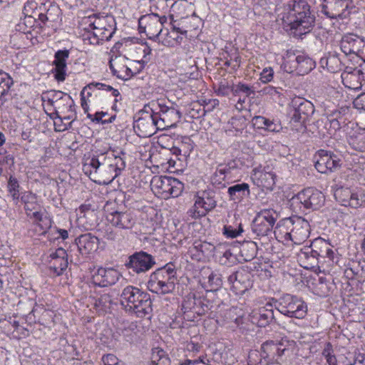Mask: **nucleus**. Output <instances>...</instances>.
<instances>
[{"instance_id": "nucleus-1", "label": "nucleus", "mask_w": 365, "mask_h": 365, "mask_svg": "<svg viewBox=\"0 0 365 365\" xmlns=\"http://www.w3.org/2000/svg\"><path fill=\"white\" fill-rule=\"evenodd\" d=\"M284 26L295 30L297 35L306 34L314 26L315 16L307 0H293L279 14Z\"/></svg>"}, {"instance_id": "nucleus-2", "label": "nucleus", "mask_w": 365, "mask_h": 365, "mask_svg": "<svg viewBox=\"0 0 365 365\" xmlns=\"http://www.w3.org/2000/svg\"><path fill=\"white\" fill-rule=\"evenodd\" d=\"M120 302L127 312L135 314L138 317H145L153 311L150 294L136 287H125L120 295Z\"/></svg>"}, {"instance_id": "nucleus-3", "label": "nucleus", "mask_w": 365, "mask_h": 365, "mask_svg": "<svg viewBox=\"0 0 365 365\" xmlns=\"http://www.w3.org/2000/svg\"><path fill=\"white\" fill-rule=\"evenodd\" d=\"M175 280V266L169 262L151 273L147 286L153 293L164 295L174 291Z\"/></svg>"}, {"instance_id": "nucleus-4", "label": "nucleus", "mask_w": 365, "mask_h": 365, "mask_svg": "<svg viewBox=\"0 0 365 365\" xmlns=\"http://www.w3.org/2000/svg\"><path fill=\"white\" fill-rule=\"evenodd\" d=\"M296 342L287 338L279 341H267L261 346L265 364H281L292 355Z\"/></svg>"}, {"instance_id": "nucleus-5", "label": "nucleus", "mask_w": 365, "mask_h": 365, "mask_svg": "<svg viewBox=\"0 0 365 365\" xmlns=\"http://www.w3.org/2000/svg\"><path fill=\"white\" fill-rule=\"evenodd\" d=\"M149 103L161 130L175 127L180 121L182 115L176 103L165 99L151 101Z\"/></svg>"}, {"instance_id": "nucleus-6", "label": "nucleus", "mask_w": 365, "mask_h": 365, "mask_svg": "<svg viewBox=\"0 0 365 365\" xmlns=\"http://www.w3.org/2000/svg\"><path fill=\"white\" fill-rule=\"evenodd\" d=\"M276 228L279 229L280 233L284 235V240H289L297 245L305 242L310 234V225L302 217L284 219L277 224Z\"/></svg>"}, {"instance_id": "nucleus-7", "label": "nucleus", "mask_w": 365, "mask_h": 365, "mask_svg": "<svg viewBox=\"0 0 365 365\" xmlns=\"http://www.w3.org/2000/svg\"><path fill=\"white\" fill-rule=\"evenodd\" d=\"M110 153H103L93 155L91 158L87 159L83 165V170L86 175L93 181L96 182L97 178L100 183L108 184L110 182V163L113 160Z\"/></svg>"}, {"instance_id": "nucleus-8", "label": "nucleus", "mask_w": 365, "mask_h": 365, "mask_svg": "<svg viewBox=\"0 0 365 365\" xmlns=\"http://www.w3.org/2000/svg\"><path fill=\"white\" fill-rule=\"evenodd\" d=\"M167 20L165 16H160L154 13L143 15L138 20L139 31L145 33L149 39L169 46L172 44V41L166 38H163V27Z\"/></svg>"}, {"instance_id": "nucleus-9", "label": "nucleus", "mask_w": 365, "mask_h": 365, "mask_svg": "<svg viewBox=\"0 0 365 365\" xmlns=\"http://www.w3.org/2000/svg\"><path fill=\"white\" fill-rule=\"evenodd\" d=\"M273 303L279 312L289 318L304 319L307 314V303L296 295L284 294Z\"/></svg>"}, {"instance_id": "nucleus-10", "label": "nucleus", "mask_w": 365, "mask_h": 365, "mask_svg": "<svg viewBox=\"0 0 365 365\" xmlns=\"http://www.w3.org/2000/svg\"><path fill=\"white\" fill-rule=\"evenodd\" d=\"M133 129L140 138L150 137L158 130H161L149 103L145 104L143 108L135 115Z\"/></svg>"}, {"instance_id": "nucleus-11", "label": "nucleus", "mask_w": 365, "mask_h": 365, "mask_svg": "<svg viewBox=\"0 0 365 365\" xmlns=\"http://www.w3.org/2000/svg\"><path fill=\"white\" fill-rule=\"evenodd\" d=\"M321 12L331 19H349L355 12L353 0H320Z\"/></svg>"}, {"instance_id": "nucleus-12", "label": "nucleus", "mask_w": 365, "mask_h": 365, "mask_svg": "<svg viewBox=\"0 0 365 365\" xmlns=\"http://www.w3.org/2000/svg\"><path fill=\"white\" fill-rule=\"evenodd\" d=\"M152 190L163 198L178 197L183 190V184L178 179L168 176H154L150 182Z\"/></svg>"}, {"instance_id": "nucleus-13", "label": "nucleus", "mask_w": 365, "mask_h": 365, "mask_svg": "<svg viewBox=\"0 0 365 365\" xmlns=\"http://www.w3.org/2000/svg\"><path fill=\"white\" fill-rule=\"evenodd\" d=\"M325 197L324 194L314 187H307L298 192L291 199V205L302 207L307 210H318L324 203Z\"/></svg>"}, {"instance_id": "nucleus-14", "label": "nucleus", "mask_w": 365, "mask_h": 365, "mask_svg": "<svg viewBox=\"0 0 365 365\" xmlns=\"http://www.w3.org/2000/svg\"><path fill=\"white\" fill-rule=\"evenodd\" d=\"M115 202L108 201L104 210L107 212L106 219L112 226L120 230H130L135 224L133 215L128 211L120 212L115 209Z\"/></svg>"}, {"instance_id": "nucleus-15", "label": "nucleus", "mask_w": 365, "mask_h": 365, "mask_svg": "<svg viewBox=\"0 0 365 365\" xmlns=\"http://www.w3.org/2000/svg\"><path fill=\"white\" fill-rule=\"evenodd\" d=\"M277 217L278 215L274 210H262L252 220V232L257 237L267 236L272 232Z\"/></svg>"}, {"instance_id": "nucleus-16", "label": "nucleus", "mask_w": 365, "mask_h": 365, "mask_svg": "<svg viewBox=\"0 0 365 365\" xmlns=\"http://www.w3.org/2000/svg\"><path fill=\"white\" fill-rule=\"evenodd\" d=\"M290 107L293 110L291 122L299 123L302 127L305 128L306 122L309 120L315 110L313 103L304 98L297 96L292 98Z\"/></svg>"}, {"instance_id": "nucleus-17", "label": "nucleus", "mask_w": 365, "mask_h": 365, "mask_svg": "<svg viewBox=\"0 0 365 365\" xmlns=\"http://www.w3.org/2000/svg\"><path fill=\"white\" fill-rule=\"evenodd\" d=\"M315 168L321 173L336 171L341 168L342 164L338 155L325 150H319L315 155Z\"/></svg>"}, {"instance_id": "nucleus-18", "label": "nucleus", "mask_w": 365, "mask_h": 365, "mask_svg": "<svg viewBox=\"0 0 365 365\" xmlns=\"http://www.w3.org/2000/svg\"><path fill=\"white\" fill-rule=\"evenodd\" d=\"M155 264L153 256L143 252H135L128 257L125 266L136 274L145 273Z\"/></svg>"}, {"instance_id": "nucleus-19", "label": "nucleus", "mask_w": 365, "mask_h": 365, "mask_svg": "<svg viewBox=\"0 0 365 365\" xmlns=\"http://www.w3.org/2000/svg\"><path fill=\"white\" fill-rule=\"evenodd\" d=\"M227 280L231 285V290L237 295L245 294L252 285L251 274L245 269L233 272Z\"/></svg>"}, {"instance_id": "nucleus-20", "label": "nucleus", "mask_w": 365, "mask_h": 365, "mask_svg": "<svg viewBox=\"0 0 365 365\" xmlns=\"http://www.w3.org/2000/svg\"><path fill=\"white\" fill-rule=\"evenodd\" d=\"M83 23L88 26L87 29H104L109 35H113L116 30L115 20L110 15L93 14L84 18Z\"/></svg>"}, {"instance_id": "nucleus-21", "label": "nucleus", "mask_w": 365, "mask_h": 365, "mask_svg": "<svg viewBox=\"0 0 365 365\" xmlns=\"http://www.w3.org/2000/svg\"><path fill=\"white\" fill-rule=\"evenodd\" d=\"M121 277L120 273L113 268H98L92 276V282L100 287L115 284Z\"/></svg>"}, {"instance_id": "nucleus-22", "label": "nucleus", "mask_w": 365, "mask_h": 365, "mask_svg": "<svg viewBox=\"0 0 365 365\" xmlns=\"http://www.w3.org/2000/svg\"><path fill=\"white\" fill-rule=\"evenodd\" d=\"M335 197L344 206L353 208L361 207L364 200L361 195L349 187H340L335 192Z\"/></svg>"}, {"instance_id": "nucleus-23", "label": "nucleus", "mask_w": 365, "mask_h": 365, "mask_svg": "<svg viewBox=\"0 0 365 365\" xmlns=\"http://www.w3.org/2000/svg\"><path fill=\"white\" fill-rule=\"evenodd\" d=\"M290 58L287 63H290V70L287 72L292 73L294 71L299 75H304L310 72L314 68V61H312L309 57L299 54L295 56L294 53L289 55Z\"/></svg>"}, {"instance_id": "nucleus-24", "label": "nucleus", "mask_w": 365, "mask_h": 365, "mask_svg": "<svg viewBox=\"0 0 365 365\" xmlns=\"http://www.w3.org/2000/svg\"><path fill=\"white\" fill-rule=\"evenodd\" d=\"M274 303L267 304L265 307H260L257 311L253 312L250 315L252 324L259 327H265L274 319L273 312Z\"/></svg>"}, {"instance_id": "nucleus-25", "label": "nucleus", "mask_w": 365, "mask_h": 365, "mask_svg": "<svg viewBox=\"0 0 365 365\" xmlns=\"http://www.w3.org/2000/svg\"><path fill=\"white\" fill-rule=\"evenodd\" d=\"M364 45V42L360 37L351 34L344 36L340 41V48L346 56H357Z\"/></svg>"}, {"instance_id": "nucleus-26", "label": "nucleus", "mask_w": 365, "mask_h": 365, "mask_svg": "<svg viewBox=\"0 0 365 365\" xmlns=\"http://www.w3.org/2000/svg\"><path fill=\"white\" fill-rule=\"evenodd\" d=\"M70 51L68 49L58 50L55 53L53 68L55 78L58 81H63L66 78V61L69 58Z\"/></svg>"}, {"instance_id": "nucleus-27", "label": "nucleus", "mask_w": 365, "mask_h": 365, "mask_svg": "<svg viewBox=\"0 0 365 365\" xmlns=\"http://www.w3.org/2000/svg\"><path fill=\"white\" fill-rule=\"evenodd\" d=\"M107 153H110V155L114 158L112 163H109L110 164V179L111 182L125 168V153L123 150H109Z\"/></svg>"}, {"instance_id": "nucleus-28", "label": "nucleus", "mask_w": 365, "mask_h": 365, "mask_svg": "<svg viewBox=\"0 0 365 365\" xmlns=\"http://www.w3.org/2000/svg\"><path fill=\"white\" fill-rule=\"evenodd\" d=\"M76 242L80 253L83 255H87L98 249L99 240L97 237L88 232L81 235L76 240Z\"/></svg>"}, {"instance_id": "nucleus-29", "label": "nucleus", "mask_w": 365, "mask_h": 365, "mask_svg": "<svg viewBox=\"0 0 365 365\" xmlns=\"http://www.w3.org/2000/svg\"><path fill=\"white\" fill-rule=\"evenodd\" d=\"M51 258V269L53 271V273L57 276L63 274L68 267V255L66 251L60 247L56 250L54 252L50 255Z\"/></svg>"}, {"instance_id": "nucleus-30", "label": "nucleus", "mask_w": 365, "mask_h": 365, "mask_svg": "<svg viewBox=\"0 0 365 365\" xmlns=\"http://www.w3.org/2000/svg\"><path fill=\"white\" fill-rule=\"evenodd\" d=\"M55 96H56V99L48 98V103L54 108L55 112L53 113V116L51 118H59L60 120H62L61 117L59 115V113H66V110L67 107H71L73 104V99L70 96H63L62 92L56 93Z\"/></svg>"}, {"instance_id": "nucleus-31", "label": "nucleus", "mask_w": 365, "mask_h": 365, "mask_svg": "<svg viewBox=\"0 0 365 365\" xmlns=\"http://www.w3.org/2000/svg\"><path fill=\"white\" fill-rule=\"evenodd\" d=\"M365 74V68L364 66H359V68H354L351 71H344L341 74L343 81L350 83V85H346V86L356 89L361 86V81Z\"/></svg>"}, {"instance_id": "nucleus-32", "label": "nucleus", "mask_w": 365, "mask_h": 365, "mask_svg": "<svg viewBox=\"0 0 365 365\" xmlns=\"http://www.w3.org/2000/svg\"><path fill=\"white\" fill-rule=\"evenodd\" d=\"M87 31L84 34V41H88L90 44L98 45L103 41H109L113 35H109L108 32L103 29H85Z\"/></svg>"}, {"instance_id": "nucleus-33", "label": "nucleus", "mask_w": 365, "mask_h": 365, "mask_svg": "<svg viewBox=\"0 0 365 365\" xmlns=\"http://www.w3.org/2000/svg\"><path fill=\"white\" fill-rule=\"evenodd\" d=\"M48 3L51 2L47 0H31L24 6V11L27 13L31 11L29 18L38 19L39 14H46Z\"/></svg>"}, {"instance_id": "nucleus-34", "label": "nucleus", "mask_w": 365, "mask_h": 365, "mask_svg": "<svg viewBox=\"0 0 365 365\" xmlns=\"http://www.w3.org/2000/svg\"><path fill=\"white\" fill-rule=\"evenodd\" d=\"M335 288V284L333 280L331 281V278L321 277L314 285V293L321 297H325L333 293Z\"/></svg>"}, {"instance_id": "nucleus-35", "label": "nucleus", "mask_w": 365, "mask_h": 365, "mask_svg": "<svg viewBox=\"0 0 365 365\" xmlns=\"http://www.w3.org/2000/svg\"><path fill=\"white\" fill-rule=\"evenodd\" d=\"M250 186L247 183L243 182L235 184L228 187L227 193L230 200H240L250 195Z\"/></svg>"}, {"instance_id": "nucleus-36", "label": "nucleus", "mask_w": 365, "mask_h": 365, "mask_svg": "<svg viewBox=\"0 0 365 365\" xmlns=\"http://www.w3.org/2000/svg\"><path fill=\"white\" fill-rule=\"evenodd\" d=\"M20 200L24 205L26 212H32L40 208L36 195L31 192H22Z\"/></svg>"}, {"instance_id": "nucleus-37", "label": "nucleus", "mask_w": 365, "mask_h": 365, "mask_svg": "<svg viewBox=\"0 0 365 365\" xmlns=\"http://www.w3.org/2000/svg\"><path fill=\"white\" fill-rule=\"evenodd\" d=\"M109 66L113 74L118 78L128 80L133 76V72L130 68L124 65L119 66L116 60L110 61Z\"/></svg>"}, {"instance_id": "nucleus-38", "label": "nucleus", "mask_w": 365, "mask_h": 365, "mask_svg": "<svg viewBox=\"0 0 365 365\" xmlns=\"http://www.w3.org/2000/svg\"><path fill=\"white\" fill-rule=\"evenodd\" d=\"M61 11L58 5L48 3V6L46 14H39L38 19L45 23L46 21L56 22L61 16Z\"/></svg>"}, {"instance_id": "nucleus-39", "label": "nucleus", "mask_w": 365, "mask_h": 365, "mask_svg": "<svg viewBox=\"0 0 365 365\" xmlns=\"http://www.w3.org/2000/svg\"><path fill=\"white\" fill-rule=\"evenodd\" d=\"M350 109L347 106H341L339 108L329 109L326 108L324 110V115H325L327 120H334L339 121H345V116L349 113Z\"/></svg>"}, {"instance_id": "nucleus-40", "label": "nucleus", "mask_w": 365, "mask_h": 365, "mask_svg": "<svg viewBox=\"0 0 365 365\" xmlns=\"http://www.w3.org/2000/svg\"><path fill=\"white\" fill-rule=\"evenodd\" d=\"M113 305L112 297L109 294H103L96 299L94 307L99 313H106L110 312Z\"/></svg>"}, {"instance_id": "nucleus-41", "label": "nucleus", "mask_w": 365, "mask_h": 365, "mask_svg": "<svg viewBox=\"0 0 365 365\" xmlns=\"http://www.w3.org/2000/svg\"><path fill=\"white\" fill-rule=\"evenodd\" d=\"M257 249L255 242H244L240 247V253L242 257H244V260L248 262L254 259L257 254Z\"/></svg>"}, {"instance_id": "nucleus-42", "label": "nucleus", "mask_w": 365, "mask_h": 365, "mask_svg": "<svg viewBox=\"0 0 365 365\" xmlns=\"http://www.w3.org/2000/svg\"><path fill=\"white\" fill-rule=\"evenodd\" d=\"M152 365H170V360L166 352L161 348L156 347L152 349Z\"/></svg>"}, {"instance_id": "nucleus-43", "label": "nucleus", "mask_w": 365, "mask_h": 365, "mask_svg": "<svg viewBox=\"0 0 365 365\" xmlns=\"http://www.w3.org/2000/svg\"><path fill=\"white\" fill-rule=\"evenodd\" d=\"M13 84L14 81L9 74L0 73V99L7 100Z\"/></svg>"}, {"instance_id": "nucleus-44", "label": "nucleus", "mask_w": 365, "mask_h": 365, "mask_svg": "<svg viewBox=\"0 0 365 365\" xmlns=\"http://www.w3.org/2000/svg\"><path fill=\"white\" fill-rule=\"evenodd\" d=\"M326 66L327 69L331 73L341 71L344 67L339 54L336 53L329 55L326 59Z\"/></svg>"}, {"instance_id": "nucleus-45", "label": "nucleus", "mask_w": 365, "mask_h": 365, "mask_svg": "<svg viewBox=\"0 0 365 365\" xmlns=\"http://www.w3.org/2000/svg\"><path fill=\"white\" fill-rule=\"evenodd\" d=\"M197 199L200 201L201 206L205 210V214L213 210L217 205V202L214 198L212 192H204L201 197H197Z\"/></svg>"}, {"instance_id": "nucleus-46", "label": "nucleus", "mask_w": 365, "mask_h": 365, "mask_svg": "<svg viewBox=\"0 0 365 365\" xmlns=\"http://www.w3.org/2000/svg\"><path fill=\"white\" fill-rule=\"evenodd\" d=\"M232 170L228 169L225 164H220L212 176V184H221L222 181L225 180L227 175L230 174Z\"/></svg>"}, {"instance_id": "nucleus-47", "label": "nucleus", "mask_w": 365, "mask_h": 365, "mask_svg": "<svg viewBox=\"0 0 365 365\" xmlns=\"http://www.w3.org/2000/svg\"><path fill=\"white\" fill-rule=\"evenodd\" d=\"M276 173H259V186L266 190H272L275 185Z\"/></svg>"}, {"instance_id": "nucleus-48", "label": "nucleus", "mask_w": 365, "mask_h": 365, "mask_svg": "<svg viewBox=\"0 0 365 365\" xmlns=\"http://www.w3.org/2000/svg\"><path fill=\"white\" fill-rule=\"evenodd\" d=\"M8 191L16 204L18 203L21 195L19 194V184L16 178L11 176L8 181Z\"/></svg>"}, {"instance_id": "nucleus-49", "label": "nucleus", "mask_w": 365, "mask_h": 365, "mask_svg": "<svg viewBox=\"0 0 365 365\" xmlns=\"http://www.w3.org/2000/svg\"><path fill=\"white\" fill-rule=\"evenodd\" d=\"M252 95H255V91L252 86L243 83H239L234 86L233 96L250 97Z\"/></svg>"}, {"instance_id": "nucleus-50", "label": "nucleus", "mask_w": 365, "mask_h": 365, "mask_svg": "<svg viewBox=\"0 0 365 365\" xmlns=\"http://www.w3.org/2000/svg\"><path fill=\"white\" fill-rule=\"evenodd\" d=\"M312 247L311 249H307L305 251L302 252L301 257H304V259H307L309 262V264L312 267H314L315 264H317L319 262V256H317V255H314V252H318L319 250L317 247V244L314 243L312 245Z\"/></svg>"}, {"instance_id": "nucleus-51", "label": "nucleus", "mask_w": 365, "mask_h": 365, "mask_svg": "<svg viewBox=\"0 0 365 365\" xmlns=\"http://www.w3.org/2000/svg\"><path fill=\"white\" fill-rule=\"evenodd\" d=\"M93 88L110 91L112 93V95L116 98L120 96V93L117 89H115L112 86L102 83L92 82L86 86L83 89L84 90V91H86L87 90H93Z\"/></svg>"}, {"instance_id": "nucleus-52", "label": "nucleus", "mask_w": 365, "mask_h": 365, "mask_svg": "<svg viewBox=\"0 0 365 365\" xmlns=\"http://www.w3.org/2000/svg\"><path fill=\"white\" fill-rule=\"evenodd\" d=\"M261 93L262 95L269 97L275 102H279L281 100V93L275 87L271 86H265L261 90Z\"/></svg>"}, {"instance_id": "nucleus-53", "label": "nucleus", "mask_w": 365, "mask_h": 365, "mask_svg": "<svg viewBox=\"0 0 365 365\" xmlns=\"http://www.w3.org/2000/svg\"><path fill=\"white\" fill-rule=\"evenodd\" d=\"M187 214L193 219H197L206 215L197 198L195 200L194 205L188 210Z\"/></svg>"}, {"instance_id": "nucleus-54", "label": "nucleus", "mask_w": 365, "mask_h": 365, "mask_svg": "<svg viewBox=\"0 0 365 365\" xmlns=\"http://www.w3.org/2000/svg\"><path fill=\"white\" fill-rule=\"evenodd\" d=\"M26 215L31 219L34 220V222L39 223L40 222H45L46 228H49L51 226V221L50 219L43 218V214L38 210H33L32 212H27Z\"/></svg>"}, {"instance_id": "nucleus-55", "label": "nucleus", "mask_w": 365, "mask_h": 365, "mask_svg": "<svg viewBox=\"0 0 365 365\" xmlns=\"http://www.w3.org/2000/svg\"><path fill=\"white\" fill-rule=\"evenodd\" d=\"M322 245L319 247L318 252H314V255L319 256V258L324 259L327 257L330 259H332L334 257V251L329 247V246L324 242H321Z\"/></svg>"}, {"instance_id": "nucleus-56", "label": "nucleus", "mask_w": 365, "mask_h": 365, "mask_svg": "<svg viewBox=\"0 0 365 365\" xmlns=\"http://www.w3.org/2000/svg\"><path fill=\"white\" fill-rule=\"evenodd\" d=\"M356 363L354 353L350 351L338 355V364L336 365H354Z\"/></svg>"}, {"instance_id": "nucleus-57", "label": "nucleus", "mask_w": 365, "mask_h": 365, "mask_svg": "<svg viewBox=\"0 0 365 365\" xmlns=\"http://www.w3.org/2000/svg\"><path fill=\"white\" fill-rule=\"evenodd\" d=\"M234 86H230L227 82L221 81L218 88L215 90V93L218 96H227L230 93L233 94Z\"/></svg>"}, {"instance_id": "nucleus-58", "label": "nucleus", "mask_w": 365, "mask_h": 365, "mask_svg": "<svg viewBox=\"0 0 365 365\" xmlns=\"http://www.w3.org/2000/svg\"><path fill=\"white\" fill-rule=\"evenodd\" d=\"M208 283L213 289H217L222 285V277L217 272H212L208 277Z\"/></svg>"}, {"instance_id": "nucleus-59", "label": "nucleus", "mask_w": 365, "mask_h": 365, "mask_svg": "<svg viewBox=\"0 0 365 365\" xmlns=\"http://www.w3.org/2000/svg\"><path fill=\"white\" fill-rule=\"evenodd\" d=\"M328 123L325 124V128L328 130V133L330 135H333L336 132L341 129L342 124L345 123V121H339L332 120H327Z\"/></svg>"}, {"instance_id": "nucleus-60", "label": "nucleus", "mask_w": 365, "mask_h": 365, "mask_svg": "<svg viewBox=\"0 0 365 365\" xmlns=\"http://www.w3.org/2000/svg\"><path fill=\"white\" fill-rule=\"evenodd\" d=\"M232 128L236 130L244 129L246 126V119L243 116H235L229 120Z\"/></svg>"}, {"instance_id": "nucleus-61", "label": "nucleus", "mask_w": 365, "mask_h": 365, "mask_svg": "<svg viewBox=\"0 0 365 365\" xmlns=\"http://www.w3.org/2000/svg\"><path fill=\"white\" fill-rule=\"evenodd\" d=\"M262 360H264L262 352L259 353V351L254 350L251 351L248 355V365H259L263 363Z\"/></svg>"}, {"instance_id": "nucleus-62", "label": "nucleus", "mask_w": 365, "mask_h": 365, "mask_svg": "<svg viewBox=\"0 0 365 365\" xmlns=\"http://www.w3.org/2000/svg\"><path fill=\"white\" fill-rule=\"evenodd\" d=\"M195 304L196 302L195 297H188L187 299H185L182 304V310L183 311L184 314H186L187 312L193 310L195 312L197 313L198 314H200L199 312L195 310Z\"/></svg>"}, {"instance_id": "nucleus-63", "label": "nucleus", "mask_w": 365, "mask_h": 365, "mask_svg": "<svg viewBox=\"0 0 365 365\" xmlns=\"http://www.w3.org/2000/svg\"><path fill=\"white\" fill-rule=\"evenodd\" d=\"M103 237L107 240L115 242H120L124 238L118 231H115L110 228L106 230Z\"/></svg>"}, {"instance_id": "nucleus-64", "label": "nucleus", "mask_w": 365, "mask_h": 365, "mask_svg": "<svg viewBox=\"0 0 365 365\" xmlns=\"http://www.w3.org/2000/svg\"><path fill=\"white\" fill-rule=\"evenodd\" d=\"M223 230V234L231 238L237 237L243 231L241 224L239 225L238 229H235L230 225H225Z\"/></svg>"}]
</instances>
